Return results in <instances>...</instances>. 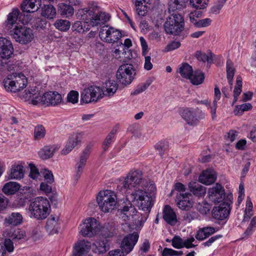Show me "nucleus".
<instances>
[{
	"label": "nucleus",
	"instance_id": "nucleus-44",
	"mask_svg": "<svg viewBox=\"0 0 256 256\" xmlns=\"http://www.w3.org/2000/svg\"><path fill=\"white\" fill-rule=\"evenodd\" d=\"M220 92L219 88L217 86H216L214 88V97L212 102V106L210 107V113L212 119H214L216 117L217 102L220 99Z\"/></svg>",
	"mask_w": 256,
	"mask_h": 256
},
{
	"label": "nucleus",
	"instance_id": "nucleus-45",
	"mask_svg": "<svg viewBox=\"0 0 256 256\" xmlns=\"http://www.w3.org/2000/svg\"><path fill=\"white\" fill-rule=\"evenodd\" d=\"M226 74L227 78L228 80L229 84H230V89L232 88V80L234 74V68L233 66V64L230 60L228 59L226 61Z\"/></svg>",
	"mask_w": 256,
	"mask_h": 256
},
{
	"label": "nucleus",
	"instance_id": "nucleus-3",
	"mask_svg": "<svg viewBox=\"0 0 256 256\" xmlns=\"http://www.w3.org/2000/svg\"><path fill=\"white\" fill-rule=\"evenodd\" d=\"M76 19L89 24L92 26L104 24L110 20V15L106 12L94 14L88 8L79 9L76 14Z\"/></svg>",
	"mask_w": 256,
	"mask_h": 256
},
{
	"label": "nucleus",
	"instance_id": "nucleus-47",
	"mask_svg": "<svg viewBox=\"0 0 256 256\" xmlns=\"http://www.w3.org/2000/svg\"><path fill=\"white\" fill-rule=\"evenodd\" d=\"M54 26L60 31H66L70 26V21L65 20H58L54 24Z\"/></svg>",
	"mask_w": 256,
	"mask_h": 256
},
{
	"label": "nucleus",
	"instance_id": "nucleus-1",
	"mask_svg": "<svg viewBox=\"0 0 256 256\" xmlns=\"http://www.w3.org/2000/svg\"><path fill=\"white\" fill-rule=\"evenodd\" d=\"M144 181L142 171H130L123 181L122 186V189L126 192L134 190V192L130 195V198L133 202L136 201L139 208L145 212L144 216L140 220L142 223L146 222L150 211L152 200V196L150 194L141 189H136Z\"/></svg>",
	"mask_w": 256,
	"mask_h": 256
},
{
	"label": "nucleus",
	"instance_id": "nucleus-63",
	"mask_svg": "<svg viewBox=\"0 0 256 256\" xmlns=\"http://www.w3.org/2000/svg\"><path fill=\"white\" fill-rule=\"evenodd\" d=\"M30 194L28 193L24 192L18 196V204L20 206H24L26 200H28L30 198Z\"/></svg>",
	"mask_w": 256,
	"mask_h": 256
},
{
	"label": "nucleus",
	"instance_id": "nucleus-32",
	"mask_svg": "<svg viewBox=\"0 0 256 256\" xmlns=\"http://www.w3.org/2000/svg\"><path fill=\"white\" fill-rule=\"evenodd\" d=\"M58 10L59 14L64 18H69L74 14V8L68 4L62 2L58 5Z\"/></svg>",
	"mask_w": 256,
	"mask_h": 256
},
{
	"label": "nucleus",
	"instance_id": "nucleus-52",
	"mask_svg": "<svg viewBox=\"0 0 256 256\" xmlns=\"http://www.w3.org/2000/svg\"><path fill=\"white\" fill-rule=\"evenodd\" d=\"M252 106L250 103H246L242 104L236 106L234 110L235 114H242L244 112L250 110Z\"/></svg>",
	"mask_w": 256,
	"mask_h": 256
},
{
	"label": "nucleus",
	"instance_id": "nucleus-42",
	"mask_svg": "<svg viewBox=\"0 0 256 256\" xmlns=\"http://www.w3.org/2000/svg\"><path fill=\"white\" fill-rule=\"evenodd\" d=\"M185 6V0H170L168 2V11L174 12L180 10Z\"/></svg>",
	"mask_w": 256,
	"mask_h": 256
},
{
	"label": "nucleus",
	"instance_id": "nucleus-61",
	"mask_svg": "<svg viewBox=\"0 0 256 256\" xmlns=\"http://www.w3.org/2000/svg\"><path fill=\"white\" fill-rule=\"evenodd\" d=\"M150 84V82H146L139 84L132 92V94L136 95L142 92L148 88Z\"/></svg>",
	"mask_w": 256,
	"mask_h": 256
},
{
	"label": "nucleus",
	"instance_id": "nucleus-30",
	"mask_svg": "<svg viewBox=\"0 0 256 256\" xmlns=\"http://www.w3.org/2000/svg\"><path fill=\"white\" fill-rule=\"evenodd\" d=\"M163 218L168 224L171 226H174L177 222L176 214L169 206H166L164 208Z\"/></svg>",
	"mask_w": 256,
	"mask_h": 256
},
{
	"label": "nucleus",
	"instance_id": "nucleus-20",
	"mask_svg": "<svg viewBox=\"0 0 256 256\" xmlns=\"http://www.w3.org/2000/svg\"><path fill=\"white\" fill-rule=\"evenodd\" d=\"M138 238L139 236L136 232L125 236L121 244L122 250H123L126 254H128L132 250L138 240Z\"/></svg>",
	"mask_w": 256,
	"mask_h": 256
},
{
	"label": "nucleus",
	"instance_id": "nucleus-46",
	"mask_svg": "<svg viewBox=\"0 0 256 256\" xmlns=\"http://www.w3.org/2000/svg\"><path fill=\"white\" fill-rule=\"evenodd\" d=\"M196 56L198 60L202 62H207L208 63L211 64L214 61L212 54L210 52H208L206 54L202 52H198Z\"/></svg>",
	"mask_w": 256,
	"mask_h": 256
},
{
	"label": "nucleus",
	"instance_id": "nucleus-14",
	"mask_svg": "<svg viewBox=\"0 0 256 256\" xmlns=\"http://www.w3.org/2000/svg\"><path fill=\"white\" fill-rule=\"evenodd\" d=\"M98 224L93 218H88L82 221L78 228L80 234L84 236L92 237L98 230Z\"/></svg>",
	"mask_w": 256,
	"mask_h": 256
},
{
	"label": "nucleus",
	"instance_id": "nucleus-33",
	"mask_svg": "<svg viewBox=\"0 0 256 256\" xmlns=\"http://www.w3.org/2000/svg\"><path fill=\"white\" fill-rule=\"evenodd\" d=\"M188 188L194 195L197 197L203 196L206 193V188L196 182H190Z\"/></svg>",
	"mask_w": 256,
	"mask_h": 256
},
{
	"label": "nucleus",
	"instance_id": "nucleus-6",
	"mask_svg": "<svg viewBox=\"0 0 256 256\" xmlns=\"http://www.w3.org/2000/svg\"><path fill=\"white\" fill-rule=\"evenodd\" d=\"M3 83L6 91L16 92L26 86L28 80L23 74L14 72L8 74L4 79Z\"/></svg>",
	"mask_w": 256,
	"mask_h": 256
},
{
	"label": "nucleus",
	"instance_id": "nucleus-41",
	"mask_svg": "<svg viewBox=\"0 0 256 256\" xmlns=\"http://www.w3.org/2000/svg\"><path fill=\"white\" fill-rule=\"evenodd\" d=\"M204 79V74L200 70L192 72V74L188 78L191 82L194 85H198L202 84Z\"/></svg>",
	"mask_w": 256,
	"mask_h": 256
},
{
	"label": "nucleus",
	"instance_id": "nucleus-54",
	"mask_svg": "<svg viewBox=\"0 0 256 256\" xmlns=\"http://www.w3.org/2000/svg\"><path fill=\"white\" fill-rule=\"evenodd\" d=\"M40 173L44 178V182L49 183H52L54 182V176L51 171L44 168L41 170Z\"/></svg>",
	"mask_w": 256,
	"mask_h": 256
},
{
	"label": "nucleus",
	"instance_id": "nucleus-51",
	"mask_svg": "<svg viewBox=\"0 0 256 256\" xmlns=\"http://www.w3.org/2000/svg\"><path fill=\"white\" fill-rule=\"evenodd\" d=\"M208 0H190V4L196 9L206 8L208 5Z\"/></svg>",
	"mask_w": 256,
	"mask_h": 256
},
{
	"label": "nucleus",
	"instance_id": "nucleus-50",
	"mask_svg": "<svg viewBox=\"0 0 256 256\" xmlns=\"http://www.w3.org/2000/svg\"><path fill=\"white\" fill-rule=\"evenodd\" d=\"M46 134V130L44 126L41 124H38L34 129V138L40 140L43 138Z\"/></svg>",
	"mask_w": 256,
	"mask_h": 256
},
{
	"label": "nucleus",
	"instance_id": "nucleus-27",
	"mask_svg": "<svg viewBox=\"0 0 256 256\" xmlns=\"http://www.w3.org/2000/svg\"><path fill=\"white\" fill-rule=\"evenodd\" d=\"M44 104L53 106L60 104L62 100V96L56 92H49L44 94Z\"/></svg>",
	"mask_w": 256,
	"mask_h": 256
},
{
	"label": "nucleus",
	"instance_id": "nucleus-56",
	"mask_svg": "<svg viewBox=\"0 0 256 256\" xmlns=\"http://www.w3.org/2000/svg\"><path fill=\"white\" fill-rule=\"evenodd\" d=\"M116 131L117 130L116 128H113L106 136L103 143V146L104 150H106L108 146L112 143V139L114 138L115 134L116 133Z\"/></svg>",
	"mask_w": 256,
	"mask_h": 256
},
{
	"label": "nucleus",
	"instance_id": "nucleus-13",
	"mask_svg": "<svg viewBox=\"0 0 256 256\" xmlns=\"http://www.w3.org/2000/svg\"><path fill=\"white\" fill-rule=\"evenodd\" d=\"M100 39L108 43H114L122 37L120 30L108 25L103 26L99 32Z\"/></svg>",
	"mask_w": 256,
	"mask_h": 256
},
{
	"label": "nucleus",
	"instance_id": "nucleus-24",
	"mask_svg": "<svg viewBox=\"0 0 256 256\" xmlns=\"http://www.w3.org/2000/svg\"><path fill=\"white\" fill-rule=\"evenodd\" d=\"M24 166L20 162H18L12 166L8 172V178L20 180L24 178Z\"/></svg>",
	"mask_w": 256,
	"mask_h": 256
},
{
	"label": "nucleus",
	"instance_id": "nucleus-55",
	"mask_svg": "<svg viewBox=\"0 0 256 256\" xmlns=\"http://www.w3.org/2000/svg\"><path fill=\"white\" fill-rule=\"evenodd\" d=\"M227 0H218V1L211 8L210 12L214 14H218L223 7Z\"/></svg>",
	"mask_w": 256,
	"mask_h": 256
},
{
	"label": "nucleus",
	"instance_id": "nucleus-49",
	"mask_svg": "<svg viewBox=\"0 0 256 256\" xmlns=\"http://www.w3.org/2000/svg\"><path fill=\"white\" fill-rule=\"evenodd\" d=\"M253 206L250 198L248 197L246 199V207L244 210V220L248 221L253 216Z\"/></svg>",
	"mask_w": 256,
	"mask_h": 256
},
{
	"label": "nucleus",
	"instance_id": "nucleus-5",
	"mask_svg": "<svg viewBox=\"0 0 256 256\" xmlns=\"http://www.w3.org/2000/svg\"><path fill=\"white\" fill-rule=\"evenodd\" d=\"M4 238V246L8 252L14 250V244L16 245L20 240L26 239V232L20 228L14 227L6 228L2 233Z\"/></svg>",
	"mask_w": 256,
	"mask_h": 256
},
{
	"label": "nucleus",
	"instance_id": "nucleus-9",
	"mask_svg": "<svg viewBox=\"0 0 256 256\" xmlns=\"http://www.w3.org/2000/svg\"><path fill=\"white\" fill-rule=\"evenodd\" d=\"M104 96V90L99 86H91L81 92L80 100L86 104L96 102Z\"/></svg>",
	"mask_w": 256,
	"mask_h": 256
},
{
	"label": "nucleus",
	"instance_id": "nucleus-53",
	"mask_svg": "<svg viewBox=\"0 0 256 256\" xmlns=\"http://www.w3.org/2000/svg\"><path fill=\"white\" fill-rule=\"evenodd\" d=\"M144 3L134 2L136 8V10L138 15L140 16H144L148 12V8L145 4H143Z\"/></svg>",
	"mask_w": 256,
	"mask_h": 256
},
{
	"label": "nucleus",
	"instance_id": "nucleus-64",
	"mask_svg": "<svg viewBox=\"0 0 256 256\" xmlns=\"http://www.w3.org/2000/svg\"><path fill=\"white\" fill-rule=\"evenodd\" d=\"M52 184L46 182H42L40 185V190L46 194L50 193L52 191V188L50 185Z\"/></svg>",
	"mask_w": 256,
	"mask_h": 256
},
{
	"label": "nucleus",
	"instance_id": "nucleus-17",
	"mask_svg": "<svg viewBox=\"0 0 256 256\" xmlns=\"http://www.w3.org/2000/svg\"><path fill=\"white\" fill-rule=\"evenodd\" d=\"M91 152V146H88L80 154V158L75 166L74 178L78 180L81 176L86 165L87 160Z\"/></svg>",
	"mask_w": 256,
	"mask_h": 256
},
{
	"label": "nucleus",
	"instance_id": "nucleus-8",
	"mask_svg": "<svg viewBox=\"0 0 256 256\" xmlns=\"http://www.w3.org/2000/svg\"><path fill=\"white\" fill-rule=\"evenodd\" d=\"M135 74L136 72L133 66L126 64L118 68L116 74V78L120 84L126 86L132 82Z\"/></svg>",
	"mask_w": 256,
	"mask_h": 256
},
{
	"label": "nucleus",
	"instance_id": "nucleus-36",
	"mask_svg": "<svg viewBox=\"0 0 256 256\" xmlns=\"http://www.w3.org/2000/svg\"><path fill=\"white\" fill-rule=\"evenodd\" d=\"M104 88H105L104 91V95L112 96L118 90V84L114 80H108L106 82Z\"/></svg>",
	"mask_w": 256,
	"mask_h": 256
},
{
	"label": "nucleus",
	"instance_id": "nucleus-31",
	"mask_svg": "<svg viewBox=\"0 0 256 256\" xmlns=\"http://www.w3.org/2000/svg\"><path fill=\"white\" fill-rule=\"evenodd\" d=\"M81 141V136L80 134H73L70 138L64 148L62 150V154H67L77 146Z\"/></svg>",
	"mask_w": 256,
	"mask_h": 256
},
{
	"label": "nucleus",
	"instance_id": "nucleus-10",
	"mask_svg": "<svg viewBox=\"0 0 256 256\" xmlns=\"http://www.w3.org/2000/svg\"><path fill=\"white\" fill-rule=\"evenodd\" d=\"M10 32L16 40L21 44H27L30 42L34 38L32 30L25 25L16 26Z\"/></svg>",
	"mask_w": 256,
	"mask_h": 256
},
{
	"label": "nucleus",
	"instance_id": "nucleus-7",
	"mask_svg": "<svg viewBox=\"0 0 256 256\" xmlns=\"http://www.w3.org/2000/svg\"><path fill=\"white\" fill-rule=\"evenodd\" d=\"M184 24L182 16L178 14L174 13L167 18L164 28L167 34L178 35L183 30Z\"/></svg>",
	"mask_w": 256,
	"mask_h": 256
},
{
	"label": "nucleus",
	"instance_id": "nucleus-38",
	"mask_svg": "<svg viewBox=\"0 0 256 256\" xmlns=\"http://www.w3.org/2000/svg\"><path fill=\"white\" fill-rule=\"evenodd\" d=\"M20 188V186L18 183L10 182L4 185L2 192L6 195L12 194L16 192Z\"/></svg>",
	"mask_w": 256,
	"mask_h": 256
},
{
	"label": "nucleus",
	"instance_id": "nucleus-35",
	"mask_svg": "<svg viewBox=\"0 0 256 256\" xmlns=\"http://www.w3.org/2000/svg\"><path fill=\"white\" fill-rule=\"evenodd\" d=\"M56 8L52 4H44L42 7L41 14L48 19H53L56 16Z\"/></svg>",
	"mask_w": 256,
	"mask_h": 256
},
{
	"label": "nucleus",
	"instance_id": "nucleus-48",
	"mask_svg": "<svg viewBox=\"0 0 256 256\" xmlns=\"http://www.w3.org/2000/svg\"><path fill=\"white\" fill-rule=\"evenodd\" d=\"M242 90V78L240 76L236 78V84L234 90V100L232 104H234L238 100V98Z\"/></svg>",
	"mask_w": 256,
	"mask_h": 256
},
{
	"label": "nucleus",
	"instance_id": "nucleus-37",
	"mask_svg": "<svg viewBox=\"0 0 256 256\" xmlns=\"http://www.w3.org/2000/svg\"><path fill=\"white\" fill-rule=\"evenodd\" d=\"M95 247L94 251L97 253L105 252L108 249V245L106 239H98L94 244Z\"/></svg>",
	"mask_w": 256,
	"mask_h": 256
},
{
	"label": "nucleus",
	"instance_id": "nucleus-21",
	"mask_svg": "<svg viewBox=\"0 0 256 256\" xmlns=\"http://www.w3.org/2000/svg\"><path fill=\"white\" fill-rule=\"evenodd\" d=\"M192 197V196L190 193L178 194L176 199L177 206L182 210H189L192 207L193 204Z\"/></svg>",
	"mask_w": 256,
	"mask_h": 256
},
{
	"label": "nucleus",
	"instance_id": "nucleus-60",
	"mask_svg": "<svg viewBox=\"0 0 256 256\" xmlns=\"http://www.w3.org/2000/svg\"><path fill=\"white\" fill-rule=\"evenodd\" d=\"M78 92L76 91L72 90L67 96V99L68 102L72 104H76L78 102Z\"/></svg>",
	"mask_w": 256,
	"mask_h": 256
},
{
	"label": "nucleus",
	"instance_id": "nucleus-43",
	"mask_svg": "<svg viewBox=\"0 0 256 256\" xmlns=\"http://www.w3.org/2000/svg\"><path fill=\"white\" fill-rule=\"evenodd\" d=\"M26 18H28V24L32 26L35 28L36 29H42L46 26V21L40 18H37L33 19L30 18L28 15H26Z\"/></svg>",
	"mask_w": 256,
	"mask_h": 256
},
{
	"label": "nucleus",
	"instance_id": "nucleus-2",
	"mask_svg": "<svg viewBox=\"0 0 256 256\" xmlns=\"http://www.w3.org/2000/svg\"><path fill=\"white\" fill-rule=\"evenodd\" d=\"M26 210L30 218L43 220L46 219L50 212V202L47 198L38 196L28 204Z\"/></svg>",
	"mask_w": 256,
	"mask_h": 256
},
{
	"label": "nucleus",
	"instance_id": "nucleus-12",
	"mask_svg": "<svg viewBox=\"0 0 256 256\" xmlns=\"http://www.w3.org/2000/svg\"><path fill=\"white\" fill-rule=\"evenodd\" d=\"M180 115L188 124L196 125L200 120L204 117V114L198 108H185L181 110Z\"/></svg>",
	"mask_w": 256,
	"mask_h": 256
},
{
	"label": "nucleus",
	"instance_id": "nucleus-18",
	"mask_svg": "<svg viewBox=\"0 0 256 256\" xmlns=\"http://www.w3.org/2000/svg\"><path fill=\"white\" fill-rule=\"evenodd\" d=\"M22 98L26 101L30 102L33 105H37L40 104H44V94L41 96L38 92V90L36 86L30 87L25 91Z\"/></svg>",
	"mask_w": 256,
	"mask_h": 256
},
{
	"label": "nucleus",
	"instance_id": "nucleus-40",
	"mask_svg": "<svg viewBox=\"0 0 256 256\" xmlns=\"http://www.w3.org/2000/svg\"><path fill=\"white\" fill-rule=\"evenodd\" d=\"M193 70L190 64L187 63H183L180 66L178 70V72L180 74V76L186 79H188L190 77V75L192 74Z\"/></svg>",
	"mask_w": 256,
	"mask_h": 256
},
{
	"label": "nucleus",
	"instance_id": "nucleus-39",
	"mask_svg": "<svg viewBox=\"0 0 256 256\" xmlns=\"http://www.w3.org/2000/svg\"><path fill=\"white\" fill-rule=\"evenodd\" d=\"M56 148L52 146H44L38 152L40 157L42 160H46L52 156Z\"/></svg>",
	"mask_w": 256,
	"mask_h": 256
},
{
	"label": "nucleus",
	"instance_id": "nucleus-19",
	"mask_svg": "<svg viewBox=\"0 0 256 256\" xmlns=\"http://www.w3.org/2000/svg\"><path fill=\"white\" fill-rule=\"evenodd\" d=\"M136 212V210L134 206L128 202L118 210V215L121 221L128 222L132 220Z\"/></svg>",
	"mask_w": 256,
	"mask_h": 256
},
{
	"label": "nucleus",
	"instance_id": "nucleus-4",
	"mask_svg": "<svg viewBox=\"0 0 256 256\" xmlns=\"http://www.w3.org/2000/svg\"><path fill=\"white\" fill-rule=\"evenodd\" d=\"M96 202L102 212L104 213L111 212L116 208L117 196L111 190H102L98 194Z\"/></svg>",
	"mask_w": 256,
	"mask_h": 256
},
{
	"label": "nucleus",
	"instance_id": "nucleus-28",
	"mask_svg": "<svg viewBox=\"0 0 256 256\" xmlns=\"http://www.w3.org/2000/svg\"><path fill=\"white\" fill-rule=\"evenodd\" d=\"M23 217L19 212H12L7 216L4 220V225L5 226H17L22 222Z\"/></svg>",
	"mask_w": 256,
	"mask_h": 256
},
{
	"label": "nucleus",
	"instance_id": "nucleus-59",
	"mask_svg": "<svg viewBox=\"0 0 256 256\" xmlns=\"http://www.w3.org/2000/svg\"><path fill=\"white\" fill-rule=\"evenodd\" d=\"M171 241L174 248L178 249L183 248V240L180 236H174Z\"/></svg>",
	"mask_w": 256,
	"mask_h": 256
},
{
	"label": "nucleus",
	"instance_id": "nucleus-26",
	"mask_svg": "<svg viewBox=\"0 0 256 256\" xmlns=\"http://www.w3.org/2000/svg\"><path fill=\"white\" fill-rule=\"evenodd\" d=\"M41 3V0H24L21 4V9L23 12H34L39 9Z\"/></svg>",
	"mask_w": 256,
	"mask_h": 256
},
{
	"label": "nucleus",
	"instance_id": "nucleus-16",
	"mask_svg": "<svg viewBox=\"0 0 256 256\" xmlns=\"http://www.w3.org/2000/svg\"><path fill=\"white\" fill-rule=\"evenodd\" d=\"M208 196L210 200L215 204L222 203L227 198L224 188L218 184L208 189Z\"/></svg>",
	"mask_w": 256,
	"mask_h": 256
},
{
	"label": "nucleus",
	"instance_id": "nucleus-25",
	"mask_svg": "<svg viewBox=\"0 0 256 256\" xmlns=\"http://www.w3.org/2000/svg\"><path fill=\"white\" fill-rule=\"evenodd\" d=\"M60 225L59 217L52 215L46 220V229L50 234H54L58 232Z\"/></svg>",
	"mask_w": 256,
	"mask_h": 256
},
{
	"label": "nucleus",
	"instance_id": "nucleus-11",
	"mask_svg": "<svg viewBox=\"0 0 256 256\" xmlns=\"http://www.w3.org/2000/svg\"><path fill=\"white\" fill-rule=\"evenodd\" d=\"M232 196L227 195V198L222 203L214 206L212 210V216L218 220H224L228 216L230 211V205L232 204Z\"/></svg>",
	"mask_w": 256,
	"mask_h": 256
},
{
	"label": "nucleus",
	"instance_id": "nucleus-62",
	"mask_svg": "<svg viewBox=\"0 0 256 256\" xmlns=\"http://www.w3.org/2000/svg\"><path fill=\"white\" fill-rule=\"evenodd\" d=\"M180 46V43L178 41H172L169 43L164 48V51L168 52L178 48Z\"/></svg>",
	"mask_w": 256,
	"mask_h": 256
},
{
	"label": "nucleus",
	"instance_id": "nucleus-58",
	"mask_svg": "<svg viewBox=\"0 0 256 256\" xmlns=\"http://www.w3.org/2000/svg\"><path fill=\"white\" fill-rule=\"evenodd\" d=\"M85 25H84L82 22L78 20L72 25V30L78 33H82L84 32Z\"/></svg>",
	"mask_w": 256,
	"mask_h": 256
},
{
	"label": "nucleus",
	"instance_id": "nucleus-29",
	"mask_svg": "<svg viewBox=\"0 0 256 256\" xmlns=\"http://www.w3.org/2000/svg\"><path fill=\"white\" fill-rule=\"evenodd\" d=\"M216 178V172L210 168L204 171L199 176V181L205 184L209 185L214 182Z\"/></svg>",
	"mask_w": 256,
	"mask_h": 256
},
{
	"label": "nucleus",
	"instance_id": "nucleus-22",
	"mask_svg": "<svg viewBox=\"0 0 256 256\" xmlns=\"http://www.w3.org/2000/svg\"><path fill=\"white\" fill-rule=\"evenodd\" d=\"M13 52L14 48L11 42L6 38H0V57L3 59H8Z\"/></svg>",
	"mask_w": 256,
	"mask_h": 256
},
{
	"label": "nucleus",
	"instance_id": "nucleus-23",
	"mask_svg": "<svg viewBox=\"0 0 256 256\" xmlns=\"http://www.w3.org/2000/svg\"><path fill=\"white\" fill-rule=\"evenodd\" d=\"M91 247L88 240H82L76 242L74 248L72 256H86Z\"/></svg>",
	"mask_w": 256,
	"mask_h": 256
},
{
	"label": "nucleus",
	"instance_id": "nucleus-57",
	"mask_svg": "<svg viewBox=\"0 0 256 256\" xmlns=\"http://www.w3.org/2000/svg\"><path fill=\"white\" fill-rule=\"evenodd\" d=\"M28 166L30 168L29 176L34 180L38 179L40 176V172H39L38 169L33 164H30Z\"/></svg>",
	"mask_w": 256,
	"mask_h": 256
},
{
	"label": "nucleus",
	"instance_id": "nucleus-34",
	"mask_svg": "<svg viewBox=\"0 0 256 256\" xmlns=\"http://www.w3.org/2000/svg\"><path fill=\"white\" fill-rule=\"evenodd\" d=\"M216 232V230L214 227H204L199 229L195 237L198 240H202L215 233Z\"/></svg>",
	"mask_w": 256,
	"mask_h": 256
},
{
	"label": "nucleus",
	"instance_id": "nucleus-15",
	"mask_svg": "<svg viewBox=\"0 0 256 256\" xmlns=\"http://www.w3.org/2000/svg\"><path fill=\"white\" fill-rule=\"evenodd\" d=\"M22 14H20V11L18 9L14 8L12 12H10L7 16V20L4 22V26L8 30L11 29L14 30L16 26L24 25L28 24V18H22ZM26 16L24 15V18Z\"/></svg>",
	"mask_w": 256,
	"mask_h": 256
}]
</instances>
